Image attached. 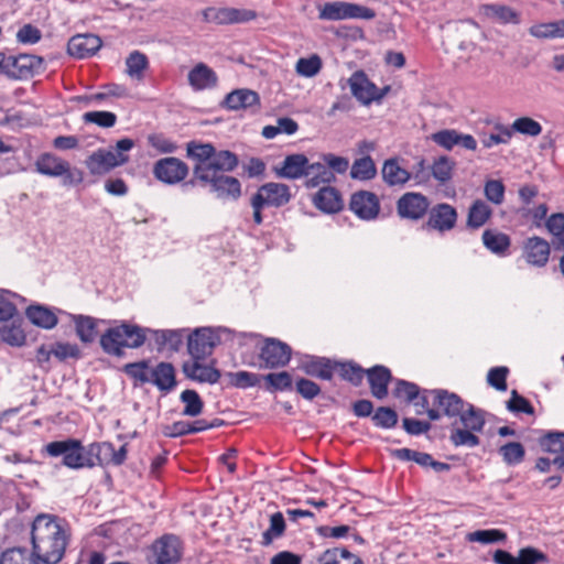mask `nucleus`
Returning a JSON list of instances; mask_svg holds the SVG:
<instances>
[{"label":"nucleus","mask_w":564,"mask_h":564,"mask_svg":"<svg viewBox=\"0 0 564 564\" xmlns=\"http://www.w3.org/2000/svg\"><path fill=\"white\" fill-rule=\"evenodd\" d=\"M350 209L360 219L372 220L380 210V204L376 194L367 191L355 193L350 198Z\"/></svg>","instance_id":"obj_15"},{"label":"nucleus","mask_w":564,"mask_h":564,"mask_svg":"<svg viewBox=\"0 0 564 564\" xmlns=\"http://www.w3.org/2000/svg\"><path fill=\"white\" fill-rule=\"evenodd\" d=\"M202 14L205 22L215 24L246 23L257 18L256 11L238 8L209 7L204 9Z\"/></svg>","instance_id":"obj_8"},{"label":"nucleus","mask_w":564,"mask_h":564,"mask_svg":"<svg viewBox=\"0 0 564 564\" xmlns=\"http://www.w3.org/2000/svg\"><path fill=\"white\" fill-rule=\"evenodd\" d=\"M517 564H538L540 562H545L546 556L539 550L534 547H523L519 551L518 556H516Z\"/></svg>","instance_id":"obj_64"},{"label":"nucleus","mask_w":564,"mask_h":564,"mask_svg":"<svg viewBox=\"0 0 564 564\" xmlns=\"http://www.w3.org/2000/svg\"><path fill=\"white\" fill-rule=\"evenodd\" d=\"M321 69L322 59L316 54H313L310 57H301L295 64L296 74L306 78L316 76Z\"/></svg>","instance_id":"obj_48"},{"label":"nucleus","mask_w":564,"mask_h":564,"mask_svg":"<svg viewBox=\"0 0 564 564\" xmlns=\"http://www.w3.org/2000/svg\"><path fill=\"white\" fill-rule=\"evenodd\" d=\"M550 253V243L541 237H530L523 243L522 256L531 265L538 268L545 267L549 261Z\"/></svg>","instance_id":"obj_16"},{"label":"nucleus","mask_w":564,"mask_h":564,"mask_svg":"<svg viewBox=\"0 0 564 564\" xmlns=\"http://www.w3.org/2000/svg\"><path fill=\"white\" fill-rule=\"evenodd\" d=\"M253 196L260 198L267 207H282L292 198L289 185L274 182L260 186Z\"/></svg>","instance_id":"obj_13"},{"label":"nucleus","mask_w":564,"mask_h":564,"mask_svg":"<svg viewBox=\"0 0 564 564\" xmlns=\"http://www.w3.org/2000/svg\"><path fill=\"white\" fill-rule=\"evenodd\" d=\"M377 175V167L370 155L355 160L350 169V177L359 181H369Z\"/></svg>","instance_id":"obj_40"},{"label":"nucleus","mask_w":564,"mask_h":564,"mask_svg":"<svg viewBox=\"0 0 564 564\" xmlns=\"http://www.w3.org/2000/svg\"><path fill=\"white\" fill-rule=\"evenodd\" d=\"M449 440L452 444L456 447L466 446V447H476L479 445V437L476 435V432L468 429L455 427L452 430Z\"/></svg>","instance_id":"obj_49"},{"label":"nucleus","mask_w":564,"mask_h":564,"mask_svg":"<svg viewBox=\"0 0 564 564\" xmlns=\"http://www.w3.org/2000/svg\"><path fill=\"white\" fill-rule=\"evenodd\" d=\"M26 316L32 324L42 328L51 329L57 324L56 315L43 306H31L26 311Z\"/></svg>","instance_id":"obj_41"},{"label":"nucleus","mask_w":564,"mask_h":564,"mask_svg":"<svg viewBox=\"0 0 564 564\" xmlns=\"http://www.w3.org/2000/svg\"><path fill=\"white\" fill-rule=\"evenodd\" d=\"M228 377L230 384L236 388H250L257 386L259 382L258 375L248 371L229 372Z\"/></svg>","instance_id":"obj_62"},{"label":"nucleus","mask_w":564,"mask_h":564,"mask_svg":"<svg viewBox=\"0 0 564 564\" xmlns=\"http://www.w3.org/2000/svg\"><path fill=\"white\" fill-rule=\"evenodd\" d=\"M482 242L494 253H503L510 247L508 235L490 229L484 231Z\"/></svg>","instance_id":"obj_44"},{"label":"nucleus","mask_w":564,"mask_h":564,"mask_svg":"<svg viewBox=\"0 0 564 564\" xmlns=\"http://www.w3.org/2000/svg\"><path fill=\"white\" fill-rule=\"evenodd\" d=\"M376 426L391 429L398 422V415L394 410L388 406H380L372 416Z\"/></svg>","instance_id":"obj_60"},{"label":"nucleus","mask_w":564,"mask_h":564,"mask_svg":"<svg viewBox=\"0 0 564 564\" xmlns=\"http://www.w3.org/2000/svg\"><path fill=\"white\" fill-rule=\"evenodd\" d=\"M375 15V11L370 8L344 1L326 2L321 7L318 13L319 19L328 21L346 19L371 20Z\"/></svg>","instance_id":"obj_5"},{"label":"nucleus","mask_w":564,"mask_h":564,"mask_svg":"<svg viewBox=\"0 0 564 564\" xmlns=\"http://www.w3.org/2000/svg\"><path fill=\"white\" fill-rule=\"evenodd\" d=\"M529 34L540 40L564 39V19L533 24Z\"/></svg>","instance_id":"obj_35"},{"label":"nucleus","mask_w":564,"mask_h":564,"mask_svg":"<svg viewBox=\"0 0 564 564\" xmlns=\"http://www.w3.org/2000/svg\"><path fill=\"white\" fill-rule=\"evenodd\" d=\"M371 393L377 399L388 394V383L391 380L390 370L383 366H375L367 370Z\"/></svg>","instance_id":"obj_28"},{"label":"nucleus","mask_w":564,"mask_h":564,"mask_svg":"<svg viewBox=\"0 0 564 564\" xmlns=\"http://www.w3.org/2000/svg\"><path fill=\"white\" fill-rule=\"evenodd\" d=\"M187 79L194 90H204L215 87L218 78L209 66L198 63L189 70Z\"/></svg>","instance_id":"obj_25"},{"label":"nucleus","mask_w":564,"mask_h":564,"mask_svg":"<svg viewBox=\"0 0 564 564\" xmlns=\"http://www.w3.org/2000/svg\"><path fill=\"white\" fill-rule=\"evenodd\" d=\"M124 372L140 383L151 382L152 368L145 361L126 365Z\"/></svg>","instance_id":"obj_56"},{"label":"nucleus","mask_w":564,"mask_h":564,"mask_svg":"<svg viewBox=\"0 0 564 564\" xmlns=\"http://www.w3.org/2000/svg\"><path fill=\"white\" fill-rule=\"evenodd\" d=\"M349 87L352 96L364 105H369L376 99H380L378 89L364 72H355L349 78Z\"/></svg>","instance_id":"obj_22"},{"label":"nucleus","mask_w":564,"mask_h":564,"mask_svg":"<svg viewBox=\"0 0 564 564\" xmlns=\"http://www.w3.org/2000/svg\"><path fill=\"white\" fill-rule=\"evenodd\" d=\"M154 177L167 185L181 183L188 175V166L182 160L167 156L158 160L153 165Z\"/></svg>","instance_id":"obj_6"},{"label":"nucleus","mask_w":564,"mask_h":564,"mask_svg":"<svg viewBox=\"0 0 564 564\" xmlns=\"http://www.w3.org/2000/svg\"><path fill=\"white\" fill-rule=\"evenodd\" d=\"M203 185H209L210 191L221 199H238L241 195L240 182L226 174L210 176L207 181H198Z\"/></svg>","instance_id":"obj_17"},{"label":"nucleus","mask_w":564,"mask_h":564,"mask_svg":"<svg viewBox=\"0 0 564 564\" xmlns=\"http://www.w3.org/2000/svg\"><path fill=\"white\" fill-rule=\"evenodd\" d=\"M308 167V159L301 153L285 156L280 165L273 167L274 174L280 178L299 180L304 177Z\"/></svg>","instance_id":"obj_21"},{"label":"nucleus","mask_w":564,"mask_h":564,"mask_svg":"<svg viewBox=\"0 0 564 564\" xmlns=\"http://www.w3.org/2000/svg\"><path fill=\"white\" fill-rule=\"evenodd\" d=\"M259 95L251 89H237L226 96L225 104L231 110H239L258 106Z\"/></svg>","instance_id":"obj_32"},{"label":"nucleus","mask_w":564,"mask_h":564,"mask_svg":"<svg viewBox=\"0 0 564 564\" xmlns=\"http://www.w3.org/2000/svg\"><path fill=\"white\" fill-rule=\"evenodd\" d=\"M304 185L307 188H315L322 184H330L335 181V174L324 163H310L304 175Z\"/></svg>","instance_id":"obj_30"},{"label":"nucleus","mask_w":564,"mask_h":564,"mask_svg":"<svg viewBox=\"0 0 564 564\" xmlns=\"http://www.w3.org/2000/svg\"><path fill=\"white\" fill-rule=\"evenodd\" d=\"M392 455L400 460H413L424 467L429 466V463H432V456L430 454L416 452L410 448L394 449Z\"/></svg>","instance_id":"obj_59"},{"label":"nucleus","mask_w":564,"mask_h":564,"mask_svg":"<svg viewBox=\"0 0 564 564\" xmlns=\"http://www.w3.org/2000/svg\"><path fill=\"white\" fill-rule=\"evenodd\" d=\"M456 223V209L447 203H441L430 209L426 226L440 232H445L452 230Z\"/></svg>","instance_id":"obj_14"},{"label":"nucleus","mask_w":564,"mask_h":564,"mask_svg":"<svg viewBox=\"0 0 564 564\" xmlns=\"http://www.w3.org/2000/svg\"><path fill=\"white\" fill-rule=\"evenodd\" d=\"M420 393L419 387L412 382L399 380L393 391L395 398L403 399L406 402H412L417 399Z\"/></svg>","instance_id":"obj_63"},{"label":"nucleus","mask_w":564,"mask_h":564,"mask_svg":"<svg viewBox=\"0 0 564 564\" xmlns=\"http://www.w3.org/2000/svg\"><path fill=\"white\" fill-rule=\"evenodd\" d=\"M285 530V521L281 512L270 517V527L262 533V544L270 545L274 539L280 538Z\"/></svg>","instance_id":"obj_51"},{"label":"nucleus","mask_w":564,"mask_h":564,"mask_svg":"<svg viewBox=\"0 0 564 564\" xmlns=\"http://www.w3.org/2000/svg\"><path fill=\"white\" fill-rule=\"evenodd\" d=\"M499 453L508 465L520 464L524 458V447L519 442H510L499 448Z\"/></svg>","instance_id":"obj_53"},{"label":"nucleus","mask_w":564,"mask_h":564,"mask_svg":"<svg viewBox=\"0 0 564 564\" xmlns=\"http://www.w3.org/2000/svg\"><path fill=\"white\" fill-rule=\"evenodd\" d=\"M202 359H193L183 365V372L192 380L198 382L216 383L220 372L214 367L200 364Z\"/></svg>","instance_id":"obj_24"},{"label":"nucleus","mask_w":564,"mask_h":564,"mask_svg":"<svg viewBox=\"0 0 564 564\" xmlns=\"http://www.w3.org/2000/svg\"><path fill=\"white\" fill-rule=\"evenodd\" d=\"M149 66V61L145 54L133 51L129 54V56L126 59V72L129 77L132 79L141 80L144 76V70Z\"/></svg>","instance_id":"obj_43"},{"label":"nucleus","mask_w":564,"mask_h":564,"mask_svg":"<svg viewBox=\"0 0 564 564\" xmlns=\"http://www.w3.org/2000/svg\"><path fill=\"white\" fill-rule=\"evenodd\" d=\"M0 564H43L33 553L24 547H12L6 550L0 557Z\"/></svg>","instance_id":"obj_42"},{"label":"nucleus","mask_w":564,"mask_h":564,"mask_svg":"<svg viewBox=\"0 0 564 564\" xmlns=\"http://www.w3.org/2000/svg\"><path fill=\"white\" fill-rule=\"evenodd\" d=\"M37 173L51 177H58L67 172V162L52 153H42L35 161Z\"/></svg>","instance_id":"obj_27"},{"label":"nucleus","mask_w":564,"mask_h":564,"mask_svg":"<svg viewBox=\"0 0 564 564\" xmlns=\"http://www.w3.org/2000/svg\"><path fill=\"white\" fill-rule=\"evenodd\" d=\"M510 130L524 135L536 137L542 132V126L530 117H520L512 122Z\"/></svg>","instance_id":"obj_54"},{"label":"nucleus","mask_w":564,"mask_h":564,"mask_svg":"<svg viewBox=\"0 0 564 564\" xmlns=\"http://www.w3.org/2000/svg\"><path fill=\"white\" fill-rule=\"evenodd\" d=\"M431 140L447 151L455 145L470 151L477 149V141L471 134H463L454 129L440 130L431 135Z\"/></svg>","instance_id":"obj_18"},{"label":"nucleus","mask_w":564,"mask_h":564,"mask_svg":"<svg viewBox=\"0 0 564 564\" xmlns=\"http://www.w3.org/2000/svg\"><path fill=\"white\" fill-rule=\"evenodd\" d=\"M83 120L102 128H111L116 124L117 116L110 111H89L83 115Z\"/></svg>","instance_id":"obj_58"},{"label":"nucleus","mask_w":564,"mask_h":564,"mask_svg":"<svg viewBox=\"0 0 564 564\" xmlns=\"http://www.w3.org/2000/svg\"><path fill=\"white\" fill-rule=\"evenodd\" d=\"M115 446L109 442L91 443L88 445L89 459L95 466L112 464Z\"/></svg>","instance_id":"obj_39"},{"label":"nucleus","mask_w":564,"mask_h":564,"mask_svg":"<svg viewBox=\"0 0 564 564\" xmlns=\"http://www.w3.org/2000/svg\"><path fill=\"white\" fill-rule=\"evenodd\" d=\"M432 395L433 406L438 408L442 414L448 417L458 416L465 405L459 395L443 389H434L429 392Z\"/></svg>","instance_id":"obj_20"},{"label":"nucleus","mask_w":564,"mask_h":564,"mask_svg":"<svg viewBox=\"0 0 564 564\" xmlns=\"http://www.w3.org/2000/svg\"><path fill=\"white\" fill-rule=\"evenodd\" d=\"M479 11L485 18L501 24H518L520 22L519 13L508 6L486 3L480 6Z\"/></svg>","instance_id":"obj_26"},{"label":"nucleus","mask_w":564,"mask_h":564,"mask_svg":"<svg viewBox=\"0 0 564 564\" xmlns=\"http://www.w3.org/2000/svg\"><path fill=\"white\" fill-rule=\"evenodd\" d=\"M45 453L51 457H63V465L70 469H82L94 467V462L89 459L88 446H83L76 438H66L54 441L45 445Z\"/></svg>","instance_id":"obj_4"},{"label":"nucleus","mask_w":564,"mask_h":564,"mask_svg":"<svg viewBox=\"0 0 564 564\" xmlns=\"http://www.w3.org/2000/svg\"><path fill=\"white\" fill-rule=\"evenodd\" d=\"M217 341L218 337L210 328H199L189 335L187 349L193 359H205Z\"/></svg>","instance_id":"obj_12"},{"label":"nucleus","mask_w":564,"mask_h":564,"mask_svg":"<svg viewBox=\"0 0 564 564\" xmlns=\"http://www.w3.org/2000/svg\"><path fill=\"white\" fill-rule=\"evenodd\" d=\"M69 539L66 523L53 514L41 513L32 523L33 555L43 564H57L64 556Z\"/></svg>","instance_id":"obj_1"},{"label":"nucleus","mask_w":564,"mask_h":564,"mask_svg":"<svg viewBox=\"0 0 564 564\" xmlns=\"http://www.w3.org/2000/svg\"><path fill=\"white\" fill-rule=\"evenodd\" d=\"M484 193L489 202L500 205L505 198V185L498 180L487 181L484 186Z\"/></svg>","instance_id":"obj_61"},{"label":"nucleus","mask_w":564,"mask_h":564,"mask_svg":"<svg viewBox=\"0 0 564 564\" xmlns=\"http://www.w3.org/2000/svg\"><path fill=\"white\" fill-rule=\"evenodd\" d=\"M301 369L308 376L316 377L323 380H330L333 378L334 366L329 359L321 357H311L303 361Z\"/></svg>","instance_id":"obj_34"},{"label":"nucleus","mask_w":564,"mask_h":564,"mask_svg":"<svg viewBox=\"0 0 564 564\" xmlns=\"http://www.w3.org/2000/svg\"><path fill=\"white\" fill-rule=\"evenodd\" d=\"M101 47V40L95 34L74 35L67 44V52L76 58H86L94 55Z\"/></svg>","instance_id":"obj_23"},{"label":"nucleus","mask_w":564,"mask_h":564,"mask_svg":"<svg viewBox=\"0 0 564 564\" xmlns=\"http://www.w3.org/2000/svg\"><path fill=\"white\" fill-rule=\"evenodd\" d=\"M181 401L184 403L183 415L197 416L203 411V401L194 390H185L181 393Z\"/></svg>","instance_id":"obj_50"},{"label":"nucleus","mask_w":564,"mask_h":564,"mask_svg":"<svg viewBox=\"0 0 564 564\" xmlns=\"http://www.w3.org/2000/svg\"><path fill=\"white\" fill-rule=\"evenodd\" d=\"M272 391H284L292 388V377L286 371L271 372L263 377Z\"/></svg>","instance_id":"obj_57"},{"label":"nucleus","mask_w":564,"mask_h":564,"mask_svg":"<svg viewBox=\"0 0 564 564\" xmlns=\"http://www.w3.org/2000/svg\"><path fill=\"white\" fill-rule=\"evenodd\" d=\"M151 383L161 391L172 390L176 384L174 367L169 362H160L152 368Z\"/></svg>","instance_id":"obj_33"},{"label":"nucleus","mask_w":564,"mask_h":564,"mask_svg":"<svg viewBox=\"0 0 564 564\" xmlns=\"http://www.w3.org/2000/svg\"><path fill=\"white\" fill-rule=\"evenodd\" d=\"M458 417L463 427L476 433L481 432L486 423L485 412L473 404H465Z\"/></svg>","instance_id":"obj_37"},{"label":"nucleus","mask_w":564,"mask_h":564,"mask_svg":"<svg viewBox=\"0 0 564 564\" xmlns=\"http://www.w3.org/2000/svg\"><path fill=\"white\" fill-rule=\"evenodd\" d=\"M187 156L196 161L193 166V180L207 181L210 176L226 174L238 166V156L228 150L216 151L212 143L191 141L186 144Z\"/></svg>","instance_id":"obj_2"},{"label":"nucleus","mask_w":564,"mask_h":564,"mask_svg":"<svg viewBox=\"0 0 564 564\" xmlns=\"http://www.w3.org/2000/svg\"><path fill=\"white\" fill-rule=\"evenodd\" d=\"M455 165L456 163L448 156H440L431 165V174L436 181L445 184L452 178Z\"/></svg>","instance_id":"obj_46"},{"label":"nucleus","mask_w":564,"mask_h":564,"mask_svg":"<svg viewBox=\"0 0 564 564\" xmlns=\"http://www.w3.org/2000/svg\"><path fill=\"white\" fill-rule=\"evenodd\" d=\"M292 355L291 347L275 338H267L260 349L261 367L275 369L285 367Z\"/></svg>","instance_id":"obj_7"},{"label":"nucleus","mask_w":564,"mask_h":564,"mask_svg":"<svg viewBox=\"0 0 564 564\" xmlns=\"http://www.w3.org/2000/svg\"><path fill=\"white\" fill-rule=\"evenodd\" d=\"M99 341L106 354L120 357L124 348H139L144 344L145 329L138 325L122 323L108 328Z\"/></svg>","instance_id":"obj_3"},{"label":"nucleus","mask_w":564,"mask_h":564,"mask_svg":"<svg viewBox=\"0 0 564 564\" xmlns=\"http://www.w3.org/2000/svg\"><path fill=\"white\" fill-rule=\"evenodd\" d=\"M317 564H364L355 554L344 547H334L324 551L317 557Z\"/></svg>","instance_id":"obj_36"},{"label":"nucleus","mask_w":564,"mask_h":564,"mask_svg":"<svg viewBox=\"0 0 564 564\" xmlns=\"http://www.w3.org/2000/svg\"><path fill=\"white\" fill-rule=\"evenodd\" d=\"M0 337L10 346L21 347L25 344V334L15 321L0 326Z\"/></svg>","instance_id":"obj_45"},{"label":"nucleus","mask_w":564,"mask_h":564,"mask_svg":"<svg viewBox=\"0 0 564 564\" xmlns=\"http://www.w3.org/2000/svg\"><path fill=\"white\" fill-rule=\"evenodd\" d=\"M73 321L79 339L83 343H91L96 337V319L90 316L76 315Z\"/></svg>","instance_id":"obj_47"},{"label":"nucleus","mask_w":564,"mask_h":564,"mask_svg":"<svg viewBox=\"0 0 564 564\" xmlns=\"http://www.w3.org/2000/svg\"><path fill=\"white\" fill-rule=\"evenodd\" d=\"M154 564H176L182 557V543L173 534H165L153 543Z\"/></svg>","instance_id":"obj_11"},{"label":"nucleus","mask_w":564,"mask_h":564,"mask_svg":"<svg viewBox=\"0 0 564 564\" xmlns=\"http://www.w3.org/2000/svg\"><path fill=\"white\" fill-rule=\"evenodd\" d=\"M541 447L556 455L564 453V432H550L540 440Z\"/></svg>","instance_id":"obj_55"},{"label":"nucleus","mask_w":564,"mask_h":564,"mask_svg":"<svg viewBox=\"0 0 564 564\" xmlns=\"http://www.w3.org/2000/svg\"><path fill=\"white\" fill-rule=\"evenodd\" d=\"M129 161V156L123 153H115L99 149L93 152L86 160V166L93 175H104L121 166Z\"/></svg>","instance_id":"obj_10"},{"label":"nucleus","mask_w":564,"mask_h":564,"mask_svg":"<svg viewBox=\"0 0 564 564\" xmlns=\"http://www.w3.org/2000/svg\"><path fill=\"white\" fill-rule=\"evenodd\" d=\"M430 208V202L421 193L408 192L397 202V213L402 219L420 220Z\"/></svg>","instance_id":"obj_9"},{"label":"nucleus","mask_w":564,"mask_h":564,"mask_svg":"<svg viewBox=\"0 0 564 564\" xmlns=\"http://www.w3.org/2000/svg\"><path fill=\"white\" fill-rule=\"evenodd\" d=\"M492 214L490 206L481 199H476L469 207L467 216V226L469 228H480Z\"/></svg>","instance_id":"obj_38"},{"label":"nucleus","mask_w":564,"mask_h":564,"mask_svg":"<svg viewBox=\"0 0 564 564\" xmlns=\"http://www.w3.org/2000/svg\"><path fill=\"white\" fill-rule=\"evenodd\" d=\"M382 178L389 186H402L411 178V173L402 167L398 159H388L381 169Z\"/></svg>","instance_id":"obj_29"},{"label":"nucleus","mask_w":564,"mask_h":564,"mask_svg":"<svg viewBox=\"0 0 564 564\" xmlns=\"http://www.w3.org/2000/svg\"><path fill=\"white\" fill-rule=\"evenodd\" d=\"M12 79H28L43 66V58L31 54L10 55Z\"/></svg>","instance_id":"obj_19"},{"label":"nucleus","mask_w":564,"mask_h":564,"mask_svg":"<svg viewBox=\"0 0 564 564\" xmlns=\"http://www.w3.org/2000/svg\"><path fill=\"white\" fill-rule=\"evenodd\" d=\"M316 208L325 213H336L341 208V198L339 193L330 186L322 187L313 197Z\"/></svg>","instance_id":"obj_31"},{"label":"nucleus","mask_w":564,"mask_h":564,"mask_svg":"<svg viewBox=\"0 0 564 564\" xmlns=\"http://www.w3.org/2000/svg\"><path fill=\"white\" fill-rule=\"evenodd\" d=\"M506 539V533L498 529L477 530L467 534L469 542H479L482 544L503 542Z\"/></svg>","instance_id":"obj_52"}]
</instances>
